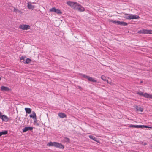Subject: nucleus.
I'll return each mask as SVG.
<instances>
[{
	"label": "nucleus",
	"mask_w": 152,
	"mask_h": 152,
	"mask_svg": "<svg viewBox=\"0 0 152 152\" xmlns=\"http://www.w3.org/2000/svg\"><path fill=\"white\" fill-rule=\"evenodd\" d=\"M47 145L49 146H54L61 149H64V145L61 143L56 142H50L48 143Z\"/></svg>",
	"instance_id": "obj_1"
},
{
	"label": "nucleus",
	"mask_w": 152,
	"mask_h": 152,
	"mask_svg": "<svg viewBox=\"0 0 152 152\" xmlns=\"http://www.w3.org/2000/svg\"><path fill=\"white\" fill-rule=\"evenodd\" d=\"M124 18L128 19H139L140 18L138 16L132 14H125Z\"/></svg>",
	"instance_id": "obj_2"
},
{
	"label": "nucleus",
	"mask_w": 152,
	"mask_h": 152,
	"mask_svg": "<svg viewBox=\"0 0 152 152\" xmlns=\"http://www.w3.org/2000/svg\"><path fill=\"white\" fill-rule=\"evenodd\" d=\"M136 93L140 96H143L146 98L152 99V95L149 94L147 93L143 94V93L142 92H137Z\"/></svg>",
	"instance_id": "obj_3"
},
{
	"label": "nucleus",
	"mask_w": 152,
	"mask_h": 152,
	"mask_svg": "<svg viewBox=\"0 0 152 152\" xmlns=\"http://www.w3.org/2000/svg\"><path fill=\"white\" fill-rule=\"evenodd\" d=\"M80 75L84 78L87 79L88 81H91L92 82H96L97 80L93 78L92 77H90L89 76H87L85 74H80Z\"/></svg>",
	"instance_id": "obj_4"
},
{
	"label": "nucleus",
	"mask_w": 152,
	"mask_h": 152,
	"mask_svg": "<svg viewBox=\"0 0 152 152\" xmlns=\"http://www.w3.org/2000/svg\"><path fill=\"white\" fill-rule=\"evenodd\" d=\"M66 4L68 5L69 6L72 8L75 9V7H76V6H77V3L76 2L68 1L67 2Z\"/></svg>",
	"instance_id": "obj_5"
},
{
	"label": "nucleus",
	"mask_w": 152,
	"mask_h": 152,
	"mask_svg": "<svg viewBox=\"0 0 152 152\" xmlns=\"http://www.w3.org/2000/svg\"><path fill=\"white\" fill-rule=\"evenodd\" d=\"M75 9V10L81 12H83L85 11L84 8L79 4L77 3Z\"/></svg>",
	"instance_id": "obj_6"
},
{
	"label": "nucleus",
	"mask_w": 152,
	"mask_h": 152,
	"mask_svg": "<svg viewBox=\"0 0 152 152\" xmlns=\"http://www.w3.org/2000/svg\"><path fill=\"white\" fill-rule=\"evenodd\" d=\"M129 127H134V128H151L150 127L147 126H146L144 125H131L129 126Z\"/></svg>",
	"instance_id": "obj_7"
},
{
	"label": "nucleus",
	"mask_w": 152,
	"mask_h": 152,
	"mask_svg": "<svg viewBox=\"0 0 152 152\" xmlns=\"http://www.w3.org/2000/svg\"><path fill=\"white\" fill-rule=\"evenodd\" d=\"M30 27L29 25H20L19 28L23 30H28L30 28Z\"/></svg>",
	"instance_id": "obj_8"
},
{
	"label": "nucleus",
	"mask_w": 152,
	"mask_h": 152,
	"mask_svg": "<svg viewBox=\"0 0 152 152\" xmlns=\"http://www.w3.org/2000/svg\"><path fill=\"white\" fill-rule=\"evenodd\" d=\"M33 129V127H26L24 128L23 130V132L24 133L28 131H31Z\"/></svg>",
	"instance_id": "obj_9"
},
{
	"label": "nucleus",
	"mask_w": 152,
	"mask_h": 152,
	"mask_svg": "<svg viewBox=\"0 0 152 152\" xmlns=\"http://www.w3.org/2000/svg\"><path fill=\"white\" fill-rule=\"evenodd\" d=\"M1 89L2 91H8L10 90L8 87L3 86L1 87Z\"/></svg>",
	"instance_id": "obj_10"
},
{
	"label": "nucleus",
	"mask_w": 152,
	"mask_h": 152,
	"mask_svg": "<svg viewBox=\"0 0 152 152\" xmlns=\"http://www.w3.org/2000/svg\"><path fill=\"white\" fill-rule=\"evenodd\" d=\"M117 24L118 25H120L123 26H126L128 25L127 23L126 22L120 21H117Z\"/></svg>",
	"instance_id": "obj_11"
},
{
	"label": "nucleus",
	"mask_w": 152,
	"mask_h": 152,
	"mask_svg": "<svg viewBox=\"0 0 152 152\" xmlns=\"http://www.w3.org/2000/svg\"><path fill=\"white\" fill-rule=\"evenodd\" d=\"M58 116L61 118H63L66 117V115L63 113H60L58 114Z\"/></svg>",
	"instance_id": "obj_12"
},
{
	"label": "nucleus",
	"mask_w": 152,
	"mask_h": 152,
	"mask_svg": "<svg viewBox=\"0 0 152 152\" xmlns=\"http://www.w3.org/2000/svg\"><path fill=\"white\" fill-rule=\"evenodd\" d=\"M27 6L28 9L30 10H33L34 8V6L31 4H30L29 2L28 3Z\"/></svg>",
	"instance_id": "obj_13"
},
{
	"label": "nucleus",
	"mask_w": 152,
	"mask_h": 152,
	"mask_svg": "<svg viewBox=\"0 0 152 152\" xmlns=\"http://www.w3.org/2000/svg\"><path fill=\"white\" fill-rule=\"evenodd\" d=\"M25 110L26 113L30 114L31 112V109L30 108H25Z\"/></svg>",
	"instance_id": "obj_14"
},
{
	"label": "nucleus",
	"mask_w": 152,
	"mask_h": 152,
	"mask_svg": "<svg viewBox=\"0 0 152 152\" xmlns=\"http://www.w3.org/2000/svg\"><path fill=\"white\" fill-rule=\"evenodd\" d=\"M29 116L30 118H34L36 117V114L34 111L32 112V113L31 115H30Z\"/></svg>",
	"instance_id": "obj_15"
},
{
	"label": "nucleus",
	"mask_w": 152,
	"mask_h": 152,
	"mask_svg": "<svg viewBox=\"0 0 152 152\" xmlns=\"http://www.w3.org/2000/svg\"><path fill=\"white\" fill-rule=\"evenodd\" d=\"M89 137L90 139L94 140V141L98 142L97 138L94 136H93L92 135H89Z\"/></svg>",
	"instance_id": "obj_16"
},
{
	"label": "nucleus",
	"mask_w": 152,
	"mask_h": 152,
	"mask_svg": "<svg viewBox=\"0 0 152 152\" xmlns=\"http://www.w3.org/2000/svg\"><path fill=\"white\" fill-rule=\"evenodd\" d=\"M8 133L7 131L5 130L4 131L1 132H0V137H1L2 135H4L7 134Z\"/></svg>",
	"instance_id": "obj_17"
},
{
	"label": "nucleus",
	"mask_w": 152,
	"mask_h": 152,
	"mask_svg": "<svg viewBox=\"0 0 152 152\" xmlns=\"http://www.w3.org/2000/svg\"><path fill=\"white\" fill-rule=\"evenodd\" d=\"M1 119H2L3 121H7V117L5 115H4L1 117Z\"/></svg>",
	"instance_id": "obj_18"
},
{
	"label": "nucleus",
	"mask_w": 152,
	"mask_h": 152,
	"mask_svg": "<svg viewBox=\"0 0 152 152\" xmlns=\"http://www.w3.org/2000/svg\"><path fill=\"white\" fill-rule=\"evenodd\" d=\"M14 12L15 13H20L21 14L22 13L21 11L20 10H19L18 9H16L15 7H14Z\"/></svg>",
	"instance_id": "obj_19"
},
{
	"label": "nucleus",
	"mask_w": 152,
	"mask_h": 152,
	"mask_svg": "<svg viewBox=\"0 0 152 152\" xmlns=\"http://www.w3.org/2000/svg\"><path fill=\"white\" fill-rule=\"evenodd\" d=\"M136 109L137 111H140L141 112H142L143 110V108L138 106L136 107Z\"/></svg>",
	"instance_id": "obj_20"
},
{
	"label": "nucleus",
	"mask_w": 152,
	"mask_h": 152,
	"mask_svg": "<svg viewBox=\"0 0 152 152\" xmlns=\"http://www.w3.org/2000/svg\"><path fill=\"white\" fill-rule=\"evenodd\" d=\"M63 140L65 142H69L70 141L69 139L66 137H65L64 138Z\"/></svg>",
	"instance_id": "obj_21"
},
{
	"label": "nucleus",
	"mask_w": 152,
	"mask_h": 152,
	"mask_svg": "<svg viewBox=\"0 0 152 152\" xmlns=\"http://www.w3.org/2000/svg\"><path fill=\"white\" fill-rule=\"evenodd\" d=\"M31 59L29 58H27L24 63L26 64H29L31 63Z\"/></svg>",
	"instance_id": "obj_22"
},
{
	"label": "nucleus",
	"mask_w": 152,
	"mask_h": 152,
	"mask_svg": "<svg viewBox=\"0 0 152 152\" xmlns=\"http://www.w3.org/2000/svg\"><path fill=\"white\" fill-rule=\"evenodd\" d=\"M33 118L34 119V124L36 125L37 126H39V124L37 122V120L36 117Z\"/></svg>",
	"instance_id": "obj_23"
},
{
	"label": "nucleus",
	"mask_w": 152,
	"mask_h": 152,
	"mask_svg": "<svg viewBox=\"0 0 152 152\" xmlns=\"http://www.w3.org/2000/svg\"><path fill=\"white\" fill-rule=\"evenodd\" d=\"M101 78L103 80L106 81H107V77L103 75H102V76H101Z\"/></svg>",
	"instance_id": "obj_24"
},
{
	"label": "nucleus",
	"mask_w": 152,
	"mask_h": 152,
	"mask_svg": "<svg viewBox=\"0 0 152 152\" xmlns=\"http://www.w3.org/2000/svg\"><path fill=\"white\" fill-rule=\"evenodd\" d=\"M55 12L56 13L58 14H61L62 13L60 10L58 9H56V11Z\"/></svg>",
	"instance_id": "obj_25"
},
{
	"label": "nucleus",
	"mask_w": 152,
	"mask_h": 152,
	"mask_svg": "<svg viewBox=\"0 0 152 152\" xmlns=\"http://www.w3.org/2000/svg\"><path fill=\"white\" fill-rule=\"evenodd\" d=\"M56 9L54 7H53L51 9H50V11L51 12H55L56 11Z\"/></svg>",
	"instance_id": "obj_26"
},
{
	"label": "nucleus",
	"mask_w": 152,
	"mask_h": 152,
	"mask_svg": "<svg viewBox=\"0 0 152 152\" xmlns=\"http://www.w3.org/2000/svg\"><path fill=\"white\" fill-rule=\"evenodd\" d=\"M148 30L143 29L142 30V33L143 34H148Z\"/></svg>",
	"instance_id": "obj_27"
},
{
	"label": "nucleus",
	"mask_w": 152,
	"mask_h": 152,
	"mask_svg": "<svg viewBox=\"0 0 152 152\" xmlns=\"http://www.w3.org/2000/svg\"><path fill=\"white\" fill-rule=\"evenodd\" d=\"M110 22H112V23L115 24L117 23V21H116L115 20H110Z\"/></svg>",
	"instance_id": "obj_28"
},
{
	"label": "nucleus",
	"mask_w": 152,
	"mask_h": 152,
	"mask_svg": "<svg viewBox=\"0 0 152 152\" xmlns=\"http://www.w3.org/2000/svg\"><path fill=\"white\" fill-rule=\"evenodd\" d=\"M148 34H152V30H148Z\"/></svg>",
	"instance_id": "obj_29"
},
{
	"label": "nucleus",
	"mask_w": 152,
	"mask_h": 152,
	"mask_svg": "<svg viewBox=\"0 0 152 152\" xmlns=\"http://www.w3.org/2000/svg\"><path fill=\"white\" fill-rule=\"evenodd\" d=\"M26 57L25 56H22L20 58V60H23V61L25 60V59L26 58Z\"/></svg>",
	"instance_id": "obj_30"
},
{
	"label": "nucleus",
	"mask_w": 152,
	"mask_h": 152,
	"mask_svg": "<svg viewBox=\"0 0 152 152\" xmlns=\"http://www.w3.org/2000/svg\"><path fill=\"white\" fill-rule=\"evenodd\" d=\"M142 144L144 145H147V143L145 142H142Z\"/></svg>",
	"instance_id": "obj_31"
},
{
	"label": "nucleus",
	"mask_w": 152,
	"mask_h": 152,
	"mask_svg": "<svg viewBox=\"0 0 152 152\" xmlns=\"http://www.w3.org/2000/svg\"><path fill=\"white\" fill-rule=\"evenodd\" d=\"M138 33H142V30H140V31H138Z\"/></svg>",
	"instance_id": "obj_32"
},
{
	"label": "nucleus",
	"mask_w": 152,
	"mask_h": 152,
	"mask_svg": "<svg viewBox=\"0 0 152 152\" xmlns=\"http://www.w3.org/2000/svg\"><path fill=\"white\" fill-rule=\"evenodd\" d=\"M2 116V115H1V113L0 112V118Z\"/></svg>",
	"instance_id": "obj_33"
},
{
	"label": "nucleus",
	"mask_w": 152,
	"mask_h": 152,
	"mask_svg": "<svg viewBox=\"0 0 152 152\" xmlns=\"http://www.w3.org/2000/svg\"><path fill=\"white\" fill-rule=\"evenodd\" d=\"M1 77H0V81L1 80Z\"/></svg>",
	"instance_id": "obj_34"
},
{
	"label": "nucleus",
	"mask_w": 152,
	"mask_h": 152,
	"mask_svg": "<svg viewBox=\"0 0 152 152\" xmlns=\"http://www.w3.org/2000/svg\"><path fill=\"white\" fill-rule=\"evenodd\" d=\"M142 81L140 82V83H142Z\"/></svg>",
	"instance_id": "obj_35"
},
{
	"label": "nucleus",
	"mask_w": 152,
	"mask_h": 152,
	"mask_svg": "<svg viewBox=\"0 0 152 152\" xmlns=\"http://www.w3.org/2000/svg\"><path fill=\"white\" fill-rule=\"evenodd\" d=\"M151 146V148H152V146Z\"/></svg>",
	"instance_id": "obj_36"
}]
</instances>
